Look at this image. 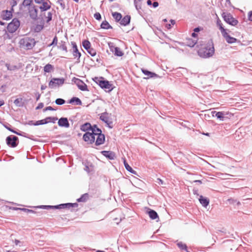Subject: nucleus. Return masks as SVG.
Listing matches in <instances>:
<instances>
[{
    "mask_svg": "<svg viewBox=\"0 0 252 252\" xmlns=\"http://www.w3.org/2000/svg\"><path fill=\"white\" fill-rule=\"evenodd\" d=\"M13 242L16 246H19V247L25 246L24 242L23 241H21L17 239H15L14 240H13Z\"/></svg>",
    "mask_w": 252,
    "mask_h": 252,
    "instance_id": "nucleus-41",
    "label": "nucleus"
},
{
    "mask_svg": "<svg viewBox=\"0 0 252 252\" xmlns=\"http://www.w3.org/2000/svg\"><path fill=\"white\" fill-rule=\"evenodd\" d=\"M222 35L225 38L226 42L228 43H233L236 42L237 39L230 36L226 31L222 33Z\"/></svg>",
    "mask_w": 252,
    "mask_h": 252,
    "instance_id": "nucleus-16",
    "label": "nucleus"
},
{
    "mask_svg": "<svg viewBox=\"0 0 252 252\" xmlns=\"http://www.w3.org/2000/svg\"><path fill=\"white\" fill-rule=\"evenodd\" d=\"M217 25L220 31L221 34L226 31V30L224 28L221 21L219 19H218L217 21Z\"/></svg>",
    "mask_w": 252,
    "mask_h": 252,
    "instance_id": "nucleus-30",
    "label": "nucleus"
},
{
    "mask_svg": "<svg viewBox=\"0 0 252 252\" xmlns=\"http://www.w3.org/2000/svg\"><path fill=\"white\" fill-rule=\"evenodd\" d=\"M153 6L154 8L157 7L158 6V3L157 1H155L153 3Z\"/></svg>",
    "mask_w": 252,
    "mask_h": 252,
    "instance_id": "nucleus-57",
    "label": "nucleus"
},
{
    "mask_svg": "<svg viewBox=\"0 0 252 252\" xmlns=\"http://www.w3.org/2000/svg\"><path fill=\"white\" fill-rule=\"evenodd\" d=\"M58 48L65 51V53L68 52L67 47L66 46V42L65 41H61V42L60 43V45L59 46Z\"/></svg>",
    "mask_w": 252,
    "mask_h": 252,
    "instance_id": "nucleus-33",
    "label": "nucleus"
},
{
    "mask_svg": "<svg viewBox=\"0 0 252 252\" xmlns=\"http://www.w3.org/2000/svg\"><path fill=\"white\" fill-rule=\"evenodd\" d=\"M112 16L113 18L115 19L116 22H119L121 21V20L122 19V15L121 13H118L117 12H115L112 13Z\"/></svg>",
    "mask_w": 252,
    "mask_h": 252,
    "instance_id": "nucleus-31",
    "label": "nucleus"
},
{
    "mask_svg": "<svg viewBox=\"0 0 252 252\" xmlns=\"http://www.w3.org/2000/svg\"><path fill=\"white\" fill-rule=\"evenodd\" d=\"M36 101H38L40 98V94L39 93H37V94H36Z\"/></svg>",
    "mask_w": 252,
    "mask_h": 252,
    "instance_id": "nucleus-60",
    "label": "nucleus"
},
{
    "mask_svg": "<svg viewBox=\"0 0 252 252\" xmlns=\"http://www.w3.org/2000/svg\"><path fill=\"white\" fill-rule=\"evenodd\" d=\"M124 165L125 166V168L129 172H130V173H132V174H136V172L129 165V164L126 162V160H124Z\"/></svg>",
    "mask_w": 252,
    "mask_h": 252,
    "instance_id": "nucleus-29",
    "label": "nucleus"
},
{
    "mask_svg": "<svg viewBox=\"0 0 252 252\" xmlns=\"http://www.w3.org/2000/svg\"><path fill=\"white\" fill-rule=\"evenodd\" d=\"M94 17L97 20L100 21L101 19V16L99 12H96L94 14Z\"/></svg>",
    "mask_w": 252,
    "mask_h": 252,
    "instance_id": "nucleus-48",
    "label": "nucleus"
},
{
    "mask_svg": "<svg viewBox=\"0 0 252 252\" xmlns=\"http://www.w3.org/2000/svg\"><path fill=\"white\" fill-rule=\"evenodd\" d=\"M147 3L148 5H151L152 4V2L151 0H148L147 1Z\"/></svg>",
    "mask_w": 252,
    "mask_h": 252,
    "instance_id": "nucleus-64",
    "label": "nucleus"
},
{
    "mask_svg": "<svg viewBox=\"0 0 252 252\" xmlns=\"http://www.w3.org/2000/svg\"><path fill=\"white\" fill-rule=\"evenodd\" d=\"M48 110H50V111H54V110H55V109H54L53 107H52L51 106H48V107H46L45 108H44L43 109V111L44 112H45L46 111H48Z\"/></svg>",
    "mask_w": 252,
    "mask_h": 252,
    "instance_id": "nucleus-50",
    "label": "nucleus"
},
{
    "mask_svg": "<svg viewBox=\"0 0 252 252\" xmlns=\"http://www.w3.org/2000/svg\"><path fill=\"white\" fill-rule=\"evenodd\" d=\"M165 27L167 29H170L171 28V25L170 24H166L165 25Z\"/></svg>",
    "mask_w": 252,
    "mask_h": 252,
    "instance_id": "nucleus-59",
    "label": "nucleus"
},
{
    "mask_svg": "<svg viewBox=\"0 0 252 252\" xmlns=\"http://www.w3.org/2000/svg\"><path fill=\"white\" fill-rule=\"evenodd\" d=\"M212 113L213 116H216L218 119H220V120H223V119L224 118V113L223 112L213 111Z\"/></svg>",
    "mask_w": 252,
    "mask_h": 252,
    "instance_id": "nucleus-22",
    "label": "nucleus"
},
{
    "mask_svg": "<svg viewBox=\"0 0 252 252\" xmlns=\"http://www.w3.org/2000/svg\"><path fill=\"white\" fill-rule=\"evenodd\" d=\"M92 125L89 123H86L81 126L80 129L83 131L91 130Z\"/></svg>",
    "mask_w": 252,
    "mask_h": 252,
    "instance_id": "nucleus-24",
    "label": "nucleus"
},
{
    "mask_svg": "<svg viewBox=\"0 0 252 252\" xmlns=\"http://www.w3.org/2000/svg\"><path fill=\"white\" fill-rule=\"evenodd\" d=\"M177 246L181 250L187 251V245L185 244L182 243V242H180L178 243Z\"/></svg>",
    "mask_w": 252,
    "mask_h": 252,
    "instance_id": "nucleus-37",
    "label": "nucleus"
},
{
    "mask_svg": "<svg viewBox=\"0 0 252 252\" xmlns=\"http://www.w3.org/2000/svg\"><path fill=\"white\" fill-rule=\"evenodd\" d=\"M89 194L87 193H84L82 196L77 199V201L79 202H86L88 199H89Z\"/></svg>",
    "mask_w": 252,
    "mask_h": 252,
    "instance_id": "nucleus-25",
    "label": "nucleus"
},
{
    "mask_svg": "<svg viewBox=\"0 0 252 252\" xmlns=\"http://www.w3.org/2000/svg\"><path fill=\"white\" fill-rule=\"evenodd\" d=\"M72 81L74 82L80 90L83 91H88L87 85L80 79L74 77L72 79Z\"/></svg>",
    "mask_w": 252,
    "mask_h": 252,
    "instance_id": "nucleus-12",
    "label": "nucleus"
},
{
    "mask_svg": "<svg viewBox=\"0 0 252 252\" xmlns=\"http://www.w3.org/2000/svg\"><path fill=\"white\" fill-rule=\"evenodd\" d=\"M34 2L38 4V7L40 12L46 11L51 8V2L49 0H33Z\"/></svg>",
    "mask_w": 252,
    "mask_h": 252,
    "instance_id": "nucleus-5",
    "label": "nucleus"
},
{
    "mask_svg": "<svg viewBox=\"0 0 252 252\" xmlns=\"http://www.w3.org/2000/svg\"><path fill=\"white\" fill-rule=\"evenodd\" d=\"M65 0H58L57 1V3L60 5L63 10H64L65 8Z\"/></svg>",
    "mask_w": 252,
    "mask_h": 252,
    "instance_id": "nucleus-40",
    "label": "nucleus"
},
{
    "mask_svg": "<svg viewBox=\"0 0 252 252\" xmlns=\"http://www.w3.org/2000/svg\"><path fill=\"white\" fill-rule=\"evenodd\" d=\"M88 53L91 55L93 57H94L96 55V51L95 50H94V48H91V49H90V50H89V51L88 52Z\"/></svg>",
    "mask_w": 252,
    "mask_h": 252,
    "instance_id": "nucleus-46",
    "label": "nucleus"
},
{
    "mask_svg": "<svg viewBox=\"0 0 252 252\" xmlns=\"http://www.w3.org/2000/svg\"><path fill=\"white\" fill-rule=\"evenodd\" d=\"M227 201L228 202V203L229 204H234L236 202V200H235L234 199H233L232 198L228 199L227 200Z\"/></svg>",
    "mask_w": 252,
    "mask_h": 252,
    "instance_id": "nucleus-53",
    "label": "nucleus"
},
{
    "mask_svg": "<svg viewBox=\"0 0 252 252\" xmlns=\"http://www.w3.org/2000/svg\"><path fill=\"white\" fill-rule=\"evenodd\" d=\"M33 0H24L21 5L25 6L30 7L32 6V5H34L33 3Z\"/></svg>",
    "mask_w": 252,
    "mask_h": 252,
    "instance_id": "nucleus-32",
    "label": "nucleus"
},
{
    "mask_svg": "<svg viewBox=\"0 0 252 252\" xmlns=\"http://www.w3.org/2000/svg\"><path fill=\"white\" fill-rule=\"evenodd\" d=\"M58 125L60 126L69 127V124L66 118H61L59 120Z\"/></svg>",
    "mask_w": 252,
    "mask_h": 252,
    "instance_id": "nucleus-17",
    "label": "nucleus"
},
{
    "mask_svg": "<svg viewBox=\"0 0 252 252\" xmlns=\"http://www.w3.org/2000/svg\"><path fill=\"white\" fill-rule=\"evenodd\" d=\"M6 142L9 147L15 148L19 144V139L18 137L11 135L6 137Z\"/></svg>",
    "mask_w": 252,
    "mask_h": 252,
    "instance_id": "nucleus-9",
    "label": "nucleus"
},
{
    "mask_svg": "<svg viewBox=\"0 0 252 252\" xmlns=\"http://www.w3.org/2000/svg\"><path fill=\"white\" fill-rule=\"evenodd\" d=\"M82 45L84 48H89L91 46V43L88 40H85L82 42Z\"/></svg>",
    "mask_w": 252,
    "mask_h": 252,
    "instance_id": "nucleus-43",
    "label": "nucleus"
},
{
    "mask_svg": "<svg viewBox=\"0 0 252 252\" xmlns=\"http://www.w3.org/2000/svg\"><path fill=\"white\" fill-rule=\"evenodd\" d=\"M65 101L63 98H57L55 100V103L56 104L59 105H61L65 103Z\"/></svg>",
    "mask_w": 252,
    "mask_h": 252,
    "instance_id": "nucleus-42",
    "label": "nucleus"
},
{
    "mask_svg": "<svg viewBox=\"0 0 252 252\" xmlns=\"http://www.w3.org/2000/svg\"><path fill=\"white\" fill-rule=\"evenodd\" d=\"M12 12L8 10L3 11L1 15V16L4 20H9L12 17Z\"/></svg>",
    "mask_w": 252,
    "mask_h": 252,
    "instance_id": "nucleus-19",
    "label": "nucleus"
},
{
    "mask_svg": "<svg viewBox=\"0 0 252 252\" xmlns=\"http://www.w3.org/2000/svg\"><path fill=\"white\" fill-rule=\"evenodd\" d=\"M101 133V130L98 127L95 129H92V132H86L84 134L83 138L85 141L89 142L90 144H92L94 142L95 136Z\"/></svg>",
    "mask_w": 252,
    "mask_h": 252,
    "instance_id": "nucleus-2",
    "label": "nucleus"
},
{
    "mask_svg": "<svg viewBox=\"0 0 252 252\" xmlns=\"http://www.w3.org/2000/svg\"><path fill=\"white\" fill-rule=\"evenodd\" d=\"M196 43H197L196 40H192L191 39H188L187 43L188 46H189L190 47H192L196 44Z\"/></svg>",
    "mask_w": 252,
    "mask_h": 252,
    "instance_id": "nucleus-38",
    "label": "nucleus"
},
{
    "mask_svg": "<svg viewBox=\"0 0 252 252\" xmlns=\"http://www.w3.org/2000/svg\"><path fill=\"white\" fill-rule=\"evenodd\" d=\"M193 31L194 32H199L200 31V29L199 27L195 28Z\"/></svg>",
    "mask_w": 252,
    "mask_h": 252,
    "instance_id": "nucleus-61",
    "label": "nucleus"
},
{
    "mask_svg": "<svg viewBox=\"0 0 252 252\" xmlns=\"http://www.w3.org/2000/svg\"><path fill=\"white\" fill-rule=\"evenodd\" d=\"M23 99L22 98H18L16 99L14 101V103L18 107H21L23 106V103L22 102Z\"/></svg>",
    "mask_w": 252,
    "mask_h": 252,
    "instance_id": "nucleus-36",
    "label": "nucleus"
},
{
    "mask_svg": "<svg viewBox=\"0 0 252 252\" xmlns=\"http://www.w3.org/2000/svg\"><path fill=\"white\" fill-rule=\"evenodd\" d=\"M39 8L35 5H32L28 7V13L30 18L33 20H36L38 19V11Z\"/></svg>",
    "mask_w": 252,
    "mask_h": 252,
    "instance_id": "nucleus-10",
    "label": "nucleus"
},
{
    "mask_svg": "<svg viewBox=\"0 0 252 252\" xmlns=\"http://www.w3.org/2000/svg\"><path fill=\"white\" fill-rule=\"evenodd\" d=\"M215 52V49L212 42L206 46L202 48L198 51V55L202 58H206L212 57Z\"/></svg>",
    "mask_w": 252,
    "mask_h": 252,
    "instance_id": "nucleus-1",
    "label": "nucleus"
},
{
    "mask_svg": "<svg viewBox=\"0 0 252 252\" xmlns=\"http://www.w3.org/2000/svg\"><path fill=\"white\" fill-rule=\"evenodd\" d=\"M47 119H43L41 120L37 121L35 123L34 126H38L41 125L46 124L49 122V121H46Z\"/></svg>",
    "mask_w": 252,
    "mask_h": 252,
    "instance_id": "nucleus-39",
    "label": "nucleus"
},
{
    "mask_svg": "<svg viewBox=\"0 0 252 252\" xmlns=\"http://www.w3.org/2000/svg\"><path fill=\"white\" fill-rule=\"evenodd\" d=\"M199 200L201 205L205 207L209 205V200L207 198L203 197L202 195L200 196Z\"/></svg>",
    "mask_w": 252,
    "mask_h": 252,
    "instance_id": "nucleus-23",
    "label": "nucleus"
},
{
    "mask_svg": "<svg viewBox=\"0 0 252 252\" xmlns=\"http://www.w3.org/2000/svg\"><path fill=\"white\" fill-rule=\"evenodd\" d=\"M101 153L103 156L109 159L113 160L116 158V155L112 151H103L101 152Z\"/></svg>",
    "mask_w": 252,
    "mask_h": 252,
    "instance_id": "nucleus-15",
    "label": "nucleus"
},
{
    "mask_svg": "<svg viewBox=\"0 0 252 252\" xmlns=\"http://www.w3.org/2000/svg\"><path fill=\"white\" fill-rule=\"evenodd\" d=\"M20 43L27 49H31L35 44L34 39L26 38L20 40Z\"/></svg>",
    "mask_w": 252,
    "mask_h": 252,
    "instance_id": "nucleus-8",
    "label": "nucleus"
},
{
    "mask_svg": "<svg viewBox=\"0 0 252 252\" xmlns=\"http://www.w3.org/2000/svg\"><path fill=\"white\" fill-rule=\"evenodd\" d=\"M64 79L62 78H52L49 83V87L53 89L57 86H60L63 85L64 83Z\"/></svg>",
    "mask_w": 252,
    "mask_h": 252,
    "instance_id": "nucleus-11",
    "label": "nucleus"
},
{
    "mask_svg": "<svg viewBox=\"0 0 252 252\" xmlns=\"http://www.w3.org/2000/svg\"><path fill=\"white\" fill-rule=\"evenodd\" d=\"M5 126V127L7 129H8V130H9V131H11L12 132H13V133L15 132V130H14L13 129H12V128H11L10 127H9L7 126Z\"/></svg>",
    "mask_w": 252,
    "mask_h": 252,
    "instance_id": "nucleus-56",
    "label": "nucleus"
},
{
    "mask_svg": "<svg viewBox=\"0 0 252 252\" xmlns=\"http://www.w3.org/2000/svg\"><path fill=\"white\" fill-rule=\"evenodd\" d=\"M43 106H44V104L42 102H40L38 104V106L36 107V109L37 110V109H41L43 107Z\"/></svg>",
    "mask_w": 252,
    "mask_h": 252,
    "instance_id": "nucleus-52",
    "label": "nucleus"
},
{
    "mask_svg": "<svg viewBox=\"0 0 252 252\" xmlns=\"http://www.w3.org/2000/svg\"><path fill=\"white\" fill-rule=\"evenodd\" d=\"M101 28L103 29L108 30L109 29H112V26L109 24V23L105 20L103 21L100 25Z\"/></svg>",
    "mask_w": 252,
    "mask_h": 252,
    "instance_id": "nucleus-27",
    "label": "nucleus"
},
{
    "mask_svg": "<svg viewBox=\"0 0 252 252\" xmlns=\"http://www.w3.org/2000/svg\"><path fill=\"white\" fill-rule=\"evenodd\" d=\"M113 52L114 53L115 55L119 57H121L124 55V53L119 47H116V48H114V51Z\"/></svg>",
    "mask_w": 252,
    "mask_h": 252,
    "instance_id": "nucleus-34",
    "label": "nucleus"
},
{
    "mask_svg": "<svg viewBox=\"0 0 252 252\" xmlns=\"http://www.w3.org/2000/svg\"><path fill=\"white\" fill-rule=\"evenodd\" d=\"M96 136L97 137L95 143V145L96 146H99L103 144L105 141V135L101 133Z\"/></svg>",
    "mask_w": 252,
    "mask_h": 252,
    "instance_id": "nucleus-18",
    "label": "nucleus"
},
{
    "mask_svg": "<svg viewBox=\"0 0 252 252\" xmlns=\"http://www.w3.org/2000/svg\"><path fill=\"white\" fill-rule=\"evenodd\" d=\"M78 206V204L75 203H65V204H61L58 205L56 206H50V205H42L39 206V208H43V209H62L68 208L69 209L71 207H77Z\"/></svg>",
    "mask_w": 252,
    "mask_h": 252,
    "instance_id": "nucleus-4",
    "label": "nucleus"
},
{
    "mask_svg": "<svg viewBox=\"0 0 252 252\" xmlns=\"http://www.w3.org/2000/svg\"><path fill=\"white\" fill-rule=\"evenodd\" d=\"M221 16L226 23L231 26H235L238 23V20L234 18L230 13L223 12Z\"/></svg>",
    "mask_w": 252,
    "mask_h": 252,
    "instance_id": "nucleus-6",
    "label": "nucleus"
},
{
    "mask_svg": "<svg viewBox=\"0 0 252 252\" xmlns=\"http://www.w3.org/2000/svg\"><path fill=\"white\" fill-rule=\"evenodd\" d=\"M148 214L150 217V218L152 220H155L157 218H158V213L153 210H150L148 212Z\"/></svg>",
    "mask_w": 252,
    "mask_h": 252,
    "instance_id": "nucleus-26",
    "label": "nucleus"
},
{
    "mask_svg": "<svg viewBox=\"0 0 252 252\" xmlns=\"http://www.w3.org/2000/svg\"><path fill=\"white\" fill-rule=\"evenodd\" d=\"M6 66H7V69L10 70H14L17 68V67L15 65L10 66L9 64H6Z\"/></svg>",
    "mask_w": 252,
    "mask_h": 252,
    "instance_id": "nucleus-49",
    "label": "nucleus"
},
{
    "mask_svg": "<svg viewBox=\"0 0 252 252\" xmlns=\"http://www.w3.org/2000/svg\"><path fill=\"white\" fill-rule=\"evenodd\" d=\"M21 210L26 212H27V213H34V211L32 210H30V209H26V208H23V209H20Z\"/></svg>",
    "mask_w": 252,
    "mask_h": 252,
    "instance_id": "nucleus-51",
    "label": "nucleus"
},
{
    "mask_svg": "<svg viewBox=\"0 0 252 252\" xmlns=\"http://www.w3.org/2000/svg\"><path fill=\"white\" fill-rule=\"evenodd\" d=\"M248 18L251 21H252V11H251L248 13Z\"/></svg>",
    "mask_w": 252,
    "mask_h": 252,
    "instance_id": "nucleus-54",
    "label": "nucleus"
},
{
    "mask_svg": "<svg viewBox=\"0 0 252 252\" xmlns=\"http://www.w3.org/2000/svg\"><path fill=\"white\" fill-rule=\"evenodd\" d=\"M130 16L129 15L125 16L122 20H121V25L126 26L128 25L130 21Z\"/></svg>",
    "mask_w": 252,
    "mask_h": 252,
    "instance_id": "nucleus-21",
    "label": "nucleus"
},
{
    "mask_svg": "<svg viewBox=\"0 0 252 252\" xmlns=\"http://www.w3.org/2000/svg\"><path fill=\"white\" fill-rule=\"evenodd\" d=\"M28 124L29 125H33L35 124V123L33 121H30L29 122Z\"/></svg>",
    "mask_w": 252,
    "mask_h": 252,
    "instance_id": "nucleus-63",
    "label": "nucleus"
},
{
    "mask_svg": "<svg viewBox=\"0 0 252 252\" xmlns=\"http://www.w3.org/2000/svg\"><path fill=\"white\" fill-rule=\"evenodd\" d=\"M53 66L51 64H47L44 67V71L45 72H50L52 70H53Z\"/></svg>",
    "mask_w": 252,
    "mask_h": 252,
    "instance_id": "nucleus-35",
    "label": "nucleus"
},
{
    "mask_svg": "<svg viewBox=\"0 0 252 252\" xmlns=\"http://www.w3.org/2000/svg\"><path fill=\"white\" fill-rule=\"evenodd\" d=\"M46 22L49 23L52 19V13L51 12H48L47 13V16L46 17Z\"/></svg>",
    "mask_w": 252,
    "mask_h": 252,
    "instance_id": "nucleus-44",
    "label": "nucleus"
},
{
    "mask_svg": "<svg viewBox=\"0 0 252 252\" xmlns=\"http://www.w3.org/2000/svg\"><path fill=\"white\" fill-rule=\"evenodd\" d=\"M20 26V21L17 18H14L8 24L7 29L10 33H14Z\"/></svg>",
    "mask_w": 252,
    "mask_h": 252,
    "instance_id": "nucleus-7",
    "label": "nucleus"
},
{
    "mask_svg": "<svg viewBox=\"0 0 252 252\" xmlns=\"http://www.w3.org/2000/svg\"><path fill=\"white\" fill-rule=\"evenodd\" d=\"M134 4L135 5V6L136 7V8L138 10L139 8H140V7H138V5H137V2L136 0H134Z\"/></svg>",
    "mask_w": 252,
    "mask_h": 252,
    "instance_id": "nucleus-58",
    "label": "nucleus"
},
{
    "mask_svg": "<svg viewBox=\"0 0 252 252\" xmlns=\"http://www.w3.org/2000/svg\"><path fill=\"white\" fill-rule=\"evenodd\" d=\"M74 102H75L76 105H82V102L81 100L79 98L76 97H73L69 100V103H73Z\"/></svg>",
    "mask_w": 252,
    "mask_h": 252,
    "instance_id": "nucleus-28",
    "label": "nucleus"
},
{
    "mask_svg": "<svg viewBox=\"0 0 252 252\" xmlns=\"http://www.w3.org/2000/svg\"><path fill=\"white\" fill-rule=\"evenodd\" d=\"M58 43V38L56 36H55L52 42L49 45V46H53V45H57Z\"/></svg>",
    "mask_w": 252,
    "mask_h": 252,
    "instance_id": "nucleus-47",
    "label": "nucleus"
},
{
    "mask_svg": "<svg viewBox=\"0 0 252 252\" xmlns=\"http://www.w3.org/2000/svg\"><path fill=\"white\" fill-rule=\"evenodd\" d=\"M109 46L110 51H112V52H114V48H116V47L113 46V45H111L110 44H109Z\"/></svg>",
    "mask_w": 252,
    "mask_h": 252,
    "instance_id": "nucleus-55",
    "label": "nucleus"
},
{
    "mask_svg": "<svg viewBox=\"0 0 252 252\" xmlns=\"http://www.w3.org/2000/svg\"><path fill=\"white\" fill-rule=\"evenodd\" d=\"M93 80L102 89H105V91L110 92L113 90L112 85L108 81L104 80V78L95 77Z\"/></svg>",
    "mask_w": 252,
    "mask_h": 252,
    "instance_id": "nucleus-3",
    "label": "nucleus"
},
{
    "mask_svg": "<svg viewBox=\"0 0 252 252\" xmlns=\"http://www.w3.org/2000/svg\"><path fill=\"white\" fill-rule=\"evenodd\" d=\"M110 114L107 112H104L101 114L100 119L106 123L110 127H112L111 125L112 124V121L110 118Z\"/></svg>",
    "mask_w": 252,
    "mask_h": 252,
    "instance_id": "nucleus-13",
    "label": "nucleus"
},
{
    "mask_svg": "<svg viewBox=\"0 0 252 252\" xmlns=\"http://www.w3.org/2000/svg\"><path fill=\"white\" fill-rule=\"evenodd\" d=\"M45 119H47L46 121H49V122L55 123L56 121L58 120V118L57 117H49L46 118Z\"/></svg>",
    "mask_w": 252,
    "mask_h": 252,
    "instance_id": "nucleus-45",
    "label": "nucleus"
},
{
    "mask_svg": "<svg viewBox=\"0 0 252 252\" xmlns=\"http://www.w3.org/2000/svg\"><path fill=\"white\" fill-rule=\"evenodd\" d=\"M142 72L146 76H147V78H153V77H157L158 75L154 72H151L147 70L142 69Z\"/></svg>",
    "mask_w": 252,
    "mask_h": 252,
    "instance_id": "nucleus-20",
    "label": "nucleus"
},
{
    "mask_svg": "<svg viewBox=\"0 0 252 252\" xmlns=\"http://www.w3.org/2000/svg\"><path fill=\"white\" fill-rule=\"evenodd\" d=\"M72 45V54L75 58H78V59H80L81 57V53L79 52L77 45L75 42H71Z\"/></svg>",
    "mask_w": 252,
    "mask_h": 252,
    "instance_id": "nucleus-14",
    "label": "nucleus"
},
{
    "mask_svg": "<svg viewBox=\"0 0 252 252\" xmlns=\"http://www.w3.org/2000/svg\"><path fill=\"white\" fill-rule=\"evenodd\" d=\"M158 183L160 185H162L163 184V181L160 179H158Z\"/></svg>",
    "mask_w": 252,
    "mask_h": 252,
    "instance_id": "nucleus-62",
    "label": "nucleus"
}]
</instances>
